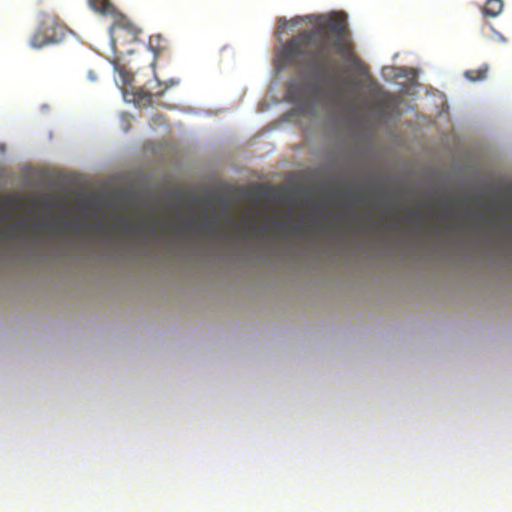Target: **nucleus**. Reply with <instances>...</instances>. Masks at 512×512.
I'll use <instances>...</instances> for the list:
<instances>
[{"instance_id":"1","label":"nucleus","mask_w":512,"mask_h":512,"mask_svg":"<svg viewBox=\"0 0 512 512\" xmlns=\"http://www.w3.org/2000/svg\"><path fill=\"white\" fill-rule=\"evenodd\" d=\"M332 49L360 75H367L368 68L354 52V44L348 29L347 15L344 12L332 13L316 30H304L287 41L281 51V56L292 63L303 56L305 61L298 65L307 68L319 88L333 101L343 102L352 88L357 87L356 81L335 83V77L327 71L333 66Z\"/></svg>"},{"instance_id":"2","label":"nucleus","mask_w":512,"mask_h":512,"mask_svg":"<svg viewBox=\"0 0 512 512\" xmlns=\"http://www.w3.org/2000/svg\"><path fill=\"white\" fill-rule=\"evenodd\" d=\"M91 9L101 15L111 16L114 22L110 27V36L113 46L122 45L127 41H135L139 30L119 13L111 0H88Z\"/></svg>"},{"instance_id":"3","label":"nucleus","mask_w":512,"mask_h":512,"mask_svg":"<svg viewBox=\"0 0 512 512\" xmlns=\"http://www.w3.org/2000/svg\"><path fill=\"white\" fill-rule=\"evenodd\" d=\"M65 37V26L53 15H44L33 35L30 45L42 48L45 45L60 42Z\"/></svg>"},{"instance_id":"4","label":"nucleus","mask_w":512,"mask_h":512,"mask_svg":"<svg viewBox=\"0 0 512 512\" xmlns=\"http://www.w3.org/2000/svg\"><path fill=\"white\" fill-rule=\"evenodd\" d=\"M168 46V40L164 38L161 34H154L149 37L148 47L154 53V57L152 62L150 63V66L154 74L156 60L162 52L168 49Z\"/></svg>"},{"instance_id":"5","label":"nucleus","mask_w":512,"mask_h":512,"mask_svg":"<svg viewBox=\"0 0 512 512\" xmlns=\"http://www.w3.org/2000/svg\"><path fill=\"white\" fill-rule=\"evenodd\" d=\"M113 64L115 70L119 74L121 87L125 89L131 86L134 80V72L132 71V68H128L127 65L121 63L119 59H115Z\"/></svg>"},{"instance_id":"6","label":"nucleus","mask_w":512,"mask_h":512,"mask_svg":"<svg viewBox=\"0 0 512 512\" xmlns=\"http://www.w3.org/2000/svg\"><path fill=\"white\" fill-rule=\"evenodd\" d=\"M503 10L502 0H487L482 11L486 16L496 17Z\"/></svg>"},{"instance_id":"7","label":"nucleus","mask_w":512,"mask_h":512,"mask_svg":"<svg viewBox=\"0 0 512 512\" xmlns=\"http://www.w3.org/2000/svg\"><path fill=\"white\" fill-rule=\"evenodd\" d=\"M488 71V67L483 65L482 67L476 69H468L465 71V76L471 81L482 80L486 77Z\"/></svg>"},{"instance_id":"8","label":"nucleus","mask_w":512,"mask_h":512,"mask_svg":"<svg viewBox=\"0 0 512 512\" xmlns=\"http://www.w3.org/2000/svg\"><path fill=\"white\" fill-rule=\"evenodd\" d=\"M159 223L156 222L153 225L150 224L149 221H145L141 226L140 230L144 232H148L150 234H155L158 230Z\"/></svg>"},{"instance_id":"9","label":"nucleus","mask_w":512,"mask_h":512,"mask_svg":"<svg viewBox=\"0 0 512 512\" xmlns=\"http://www.w3.org/2000/svg\"><path fill=\"white\" fill-rule=\"evenodd\" d=\"M121 226L128 233H132L136 230L134 223L128 219L121 221Z\"/></svg>"},{"instance_id":"10","label":"nucleus","mask_w":512,"mask_h":512,"mask_svg":"<svg viewBox=\"0 0 512 512\" xmlns=\"http://www.w3.org/2000/svg\"><path fill=\"white\" fill-rule=\"evenodd\" d=\"M409 218L412 220L413 225H416L421 221L422 215L419 210H415L409 215Z\"/></svg>"},{"instance_id":"11","label":"nucleus","mask_w":512,"mask_h":512,"mask_svg":"<svg viewBox=\"0 0 512 512\" xmlns=\"http://www.w3.org/2000/svg\"><path fill=\"white\" fill-rule=\"evenodd\" d=\"M22 227H23V224H22V223L15 224V225H13V226L11 227V231H12L13 233H15V232L19 231L20 229H22Z\"/></svg>"},{"instance_id":"12","label":"nucleus","mask_w":512,"mask_h":512,"mask_svg":"<svg viewBox=\"0 0 512 512\" xmlns=\"http://www.w3.org/2000/svg\"><path fill=\"white\" fill-rule=\"evenodd\" d=\"M175 83H176L175 81L170 80V83L165 85L164 90H165V89H167L170 85H173V84H175Z\"/></svg>"},{"instance_id":"13","label":"nucleus","mask_w":512,"mask_h":512,"mask_svg":"<svg viewBox=\"0 0 512 512\" xmlns=\"http://www.w3.org/2000/svg\"><path fill=\"white\" fill-rule=\"evenodd\" d=\"M163 92H164V90H159V91L155 92V95L160 96L163 94Z\"/></svg>"},{"instance_id":"14","label":"nucleus","mask_w":512,"mask_h":512,"mask_svg":"<svg viewBox=\"0 0 512 512\" xmlns=\"http://www.w3.org/2000/svg\"><path fill=\"white\" fill-rule=\"evenodd\" d=\"M70 226V223L65 222L62 224V228H68Z\"/></svg>"}]
</instances>
